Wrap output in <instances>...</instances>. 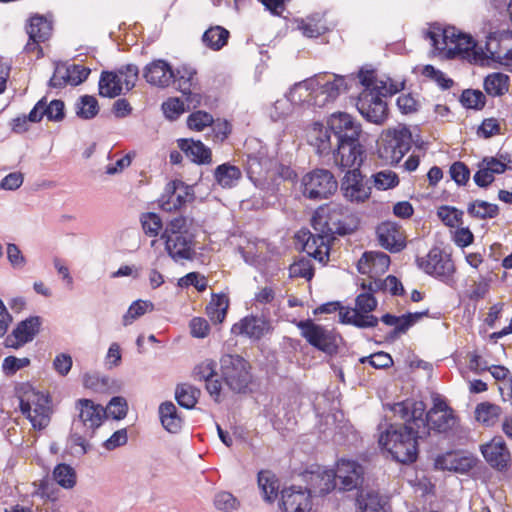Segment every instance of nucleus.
I'll use <instances>...</instances> for the list:
<instances>
[{"label": "nucleus", "mask_w": 512, "mask_h": 512, "mask_svg": "<svg viewBox=\"0 0 512 512\" xmlns=\"http://www.w3.org/2000/svg\"><path fill=\"white\" fill-rule=\"evenodd\" d=\"M340 116L333 117L331 121L336 140L332 152L333 162L341 172L355 167L362 168L367 160V133L352 115Z\"/></svg>", "instance_id": "nucleus-1"}, {"label": "nucleus", "mask_w": 512, "mask_h": 512, "mask_svg": "<svg viewBox=\"0 0 512 512\" xmlns=\"http://www.w3.org/2000/svg\"><path fill=\"white\" fill-rule=\"evenodd\" d=\"M76 409L79 410L78 418L74 419L68 435L67 442L73 446H79L80 450L75 453L68 447L63 451L61 457L64 459L67 454L81 457L87 454L92 446L86 441V437L93 438L96 430L107 418L106 409L101 404L94 403L93 400L82 398L76 401Z\"/></svg>", "instance_id": "nucleus-2"}, {"label": "nucleus", "mask_w": 512, "mask_h": 512, "mask_svg": "<svg viewBox=\"0 0 512 512\" xmlns=\"http://www.w3.org/2000/svg\"><path fill=\"white\" fill-rule=\"evenodd\" d=\"M220 379L235 394L248 395L252 392V366L239 354L226 353L220 357Z\"/></svg>", "instance_id": "nucleus-3"}, {"label": "nucleus", "mask_w": 512, "mask_h": 512, "mask_svg": "<svg viewBox=\"0 0 512 512\" xmlns=\"http://www.w3.org/2000/svg\"><path fill=\"white\" fill-rule=\"evenodd\" d=\"M293 323L301 331V336L309 345L327 356L337 355L340 344L345 343L344 338L335 328L327 329L311 318L294 320Z\"/></svg>", "instance_id": "nucleus-4"}, {"label": "nucleus", "mask_w": 512, "mask_h": 512, "mask_svg": "<svg viewBox=\"0 0 512 512\" xmlns=\"http://www.w3.org/2000/svg\"><path fill=\"white\" fill-rule=\"evenodd\" d=\"M417 267L426 274L433 276L445 284L453 281V275L456 271L454 262L450 254L434 246L425 257H416Z\"/></svg>", "instance_id": "nucleus-5"}, {"label": "nucleus", "mask_w": 512, "mask_h": 512, "mask_svg": "<svg viewBox=\"0 0 512 512\" xmlns=\"http://www.w3.org/2000/svg\"><path fill=\"white\" fill-rule=\"evenodd\" d=\"M303 195L311 200L327 199L338 189V182L327 169L317 168L302 178Z\"/></svg>", "instance_id": "nucleus-6"}, {"label": "nucleus", "mask_w": 512, "mask_h": 512, "mask_svg": "<svg viewBox=\"0 0 512 512\" xmlns=\"http://www.w3.org/2000/svg\"><path fill=\"white\" fill-rule=\"evenodd\" d=\"M20 411L29 419L34 429L43 430L51 421L52 397L48 392L37 390L36 395L28 398L25 402L22 401Z\"/></svg>", "instance_id": "nucleus-7"}, {"label": "nucleus", "mask_w": 512, "mask_h": 512, "mask_svg": "<svg viewBox=\"0 0 512 512\" xmlns=\"http://www.w3.org/2000/svg\"><path fill=\"white\" fill-rule=\"evenodd\" d=\"M479 463L480 459L473 453L463 449H451L438 454L433 468L436 471H449L456 474H469Z\"/></svg>", "instance_id": "nucleus-8"}, {"label": "nucleus", "mask_w": 512, "mask_h": 512, "mask_svg": "<svg viewBox=\"0 0 512 512\" xmlns=\"http://www.w3.org/2000/svg\"><path fill=\"white\" fill-rule=\"evenodd\" d=\"M305 490L313 497H324L335 490L337 472L319 464H312L304 473Z\"/></svg>", "instance_id": "nucleus-9"}, {"label": "nucleus", "mask_w": 512, "mask_h": 512, "mask_svg": "<svg viewBox=\"0 0 512 512\" xmlns=\"http://www.w3.org/2000/svg\"><path fill=\"white\" fill-rule=\"evenodd\" d=\"M340 182V191L343 197L351 203H364L370 199L372 188L364 184L365 175L361 168L355 167L344 171Z\"/></svg>", "instance_id": "nucleus-10"}, {"label": "nucleus", "mask_w": 512, "mask_h": 512, "mask_svg": "<svg viewBox=\"0 0 512 512\" xmlns=\"http://www.w3.org/2000/svg\"><path fill=\"white\" fill-rule=\"evenodd\" d=\"M43 318L38 315H31L17 323L15 328L4 340V346L18 350L30 343L39 334Z\"/></svg>", "instance_id": "nucleus-11"}, {"label": "nucleus", "mask_w": 512, "mask_h": 512, "mask_svg": "<svg viewBox=\"0 0 512 512\" xmlns=\"http://www.w3.org/2000/svg\"><path fill=\"white\" fill-rule=\"evenodd\" d=\"M480 452L494 470L504 473L510 469L511 454L502 436H494L489 442L481 444Z\"/></svg>", "instance_id": "nucleus-12"}, {"label": "nucleus", "mask_w": 512, "mask_h": 512, "mask_svg": "<svg viewBox=\"0 0 512 512\" xmlns=\"http://www.w3.org/2000/svg\"><path fill=\"white\" fill-rule=\"evenodd\" d=\"M337 478L342 484L341 490L351 491L357 489L359 492L364 483V466L354 459L341 457L336 463Z\"/></svg>", "instance_id": "nucleus-13"}, {"label": "nucleus", "mask_w": 512, "mask_h": 512, "mask_svg": "<svg viewBox=\"0 0 512 512\" xmlns=\"http://www.w3.org/2000/svg\"><path fill=\"white\" fill-rule=\"evenodd\" d=\"M273 330L274 328L269 319L251 314L233 324L231 334L245 336L252 342H258L265 335L272 333Z\"/></svg>", "instance_id": "nucleus-14"}, {"label": "nucleus", "mask_w": 512, "mask_h": 512, "mask_svg": "<svg viewBox=\"0 0 512 512\" xmlns=\"http://www.w3.org/2000/svg\"><path fill=\"white\" fill-rule=\"evenodd\" d=\"M353 81L354 79L348 81L344 76L335 75L333 81L323 83L321 90L310 95L308 98H303L302 103L306 102L309 106L324 107L328 103L334 102L341 91H348L351 87L349 82Z\"/></svg>", "instance_id": "nucleus-15"}, {"label": "nucleus", "mask_w": 512, "mask_h": 512, "mask_svg": "<svg viewBox=\"0 0 512 512\" xmlns=\"http://www.w3.org/2000/svg\"><path fill=\"white\" fill-rule=\"evenodd\" d=\"M385 142H391L392 148V165L398 164L401 159L409 152L414 141L413 134L405 124L399 127L388 128L383 131Z\"/></svg>", "instance_id": "nucleus-16"}, {"label": "nucleus", "mask_w": 512, "mask_h": 512, "mask_svg": "<svg viewBox=\"0 0 512 512\" xmlns=\"http://www.w3.org/2000/svg\"><path fill=\"white\" fill-rule=\"evenodd\" d=\"M279 508L282 512H309L311 496L301 486L284 487L281 491Z\"/></svg>", "instance_id": "nucleus-17"}, {"label": "nucleus", "mask_w": 512, "mask_h": 512, "mask_svg": "<svg viewBox=\"0 0 512 512\" xmlns=\"http://www.w3.org/2000/svg\"><path fill=\"white\" fill-rule=\"evenodd\" d=\"M165 251L174 261L193 260L195 258V234L189 231L175 235L164 242Z\"/></svg>", "instance_id": "nucleus-18"}, {"label": "nucleus", "mask_w": 512, "mask_h": 512, "mask_svg": "<svg viewBox=\"0 0 512 512\" xmlns=\"http://www.w3.org/2000/svg\"><path fill=\"white\" fill-rule=\"evenodd\" d=\"M340 115H350L347 112L337 111L330 114L327 117L326 125L321 121H315L312 123V131L316 133L313 145L317 148V153L322 156H328L332 154L334 145L331 141V136L335 137V130H332V118H341Z\"/></svg>", "instance_id": "nucleus-19"}, {"label": "nucleus", "mask_w": 512, "mask_h": 512, "mask_svg": "<svg viewBox=\"0 0 512 512\" xmlns=\"http://www.w3.org/2000/svg\"><path fill=\"white\" fill-rule=\"evenodd\" d=\"M46 116L48 121L61 122L66 117L65 103L61 99H53L47 103V97L44 96L36 102L30 111L32 123H39Z\"/></svg>", "instance_id": "nucleus-20"}, {"label": "nucleus", "mask_w": 512, "mask_h": 512, "mask_svg": "<svg viewBox=\"0 0 512 512\" xmlns=\"http://www.w3.org/2000/svg\"><path fill=\"white\" fill-rule=\"evenodd\" d=\"M173 66L164 59H155L143 69V78L147 83L160 88H166L173 82Z\"/></svg>", "instance_id": "nucleus-21"}, {"label": "nucleus", "mask_w": 512, "mask_h": 512, "mask_svg": "<svg viewBox=\"0 0 512 512\" xmlns=\"http://www.w3.org/2000/svg\"><path fill=\"white\" fill-rule=\"evenodd\" d=\"M400 226L396 222L383 221L376 227L380 246L390 253L401 252L407 245L406 240L398 237Z\"/></svg>", "instance_id": "nucleus-22"}, {"label": "nucleus", "mask_w": 512, "mask_h": 512, "mask_svg": "<svg viewBox=\"0 0 512 512\" xmlns=\"http://www.w3.org/2000/svg\"><path fill=\"white\" fill-rule=\"evenodd\" d=\"M269 163L270 159L268 158L267 152L263 149L246 155L244 170L248 179L256 187L261 185L265 180Z\"/></svg>", "instance_id": "nucleus-23"}, {"label": "nucleus", "mask_w": 512, "mask_h": 512, "mask_svg": "<svg viewBox=\"0 0 512 512\" xmlns=\"http://www.w3.org/2000/svg\"><path fill=\"white\" fill-rule=\"evenodd\" d=\"M356 108L365 121L383 125L389 118V106L387 102H374L365 97H357Z\"/></svg>", "instance_id": "nucleus-24"}, {"label": "nucleus", "mask_w": 512, "mask_h": 512, "mask_svg": "<svg viewBox=\"0 0 512 512\" xmlns=\"http://www.w3.org/2000/svg\"><path fill=\"white\" fill-rule=\"evenodd\" d=\"M420 433L413 425L409 424H390L387 429L380 434L379 444L385 449L392 444H402L406 440H413V437Z\"/></svg>", "instance_id": "nucleus-25"}, {"label": "nucleus", "mask_w": 512, "mask_h": 512, "mask_svg": "<svg viewBox=\"0 0 512 512\" xmlns=\"http://www.w3.org/2000/svg\"><path fill=\"white\" fill-rule=\"evenodd\" d=\"M178 148L191 162L197 165H207L212 162V151L201 140L193 138H180L177 140Z\"/></svg>", "instance_id": "nucleus-26"}, {"label": "nucleus", "mask_w": 512, "mask_h": 512, "mask_svg": "<svg viewBox=\"0 0 512 512\" xmlns=\"http://www.w3.org/2000/svg\"><path fill=\"white\" fill-rule=\"evenodd\" d=\"M423 435L413 437V440H406L402 444H392L391 447L385 448L392 459L404 465H410L417 461L419 455L418 439L423 438Z\"/></svg>", "instance_id": "nucleus-27"}, {"label": "nucleus", "mask_w": 512, "mask_h": 512, "mask_svg": "<svg viewBox=\"0 0 512 512\" xmlns=\"http://www.w3.org/2000/svg\"><path fill=\"white\" fill-rule=\"evenodd\" d=\"M215 184L222 189H232L238 185L242 179L241 169L231 162H224L216 166L213 171Z\"/></svg>", "instance_id": "nucleus-28"}, {"label": "nucleus", "mask_w": 512, "mask_h": 512, "mask_svg": "<svg viewBox=\"0 0 512 512\" xmlns=\"http://www.w3.org/2000/svg\"><path fill=\"white\" fill-rule=\"evenodd\" d=\"M159 418L163 428L172 434L181 431L184 419L172 401H165L159 405Z\"/></svg>", "instance_id": "nucleus-29"}, {"label": "nucleus", "mask_w": 512, "mask_h": 512, "mask_svg": "<svg viewBox=\"0 0 512 512\" xmlns=\"http://www.w3.org/2000/svg\"><path fill=\"white\" fill-rule=\"evenodd\" d=\"M122 78L117 72L111 70H103L98 81V95L104 98L114 99L123 92Z\"/></svg>", "instance_id": "nucleus-30"}, {"label": "nucleus", "mask_w": 512, "mask_h": 512, "mask_svg": "<svg viewBox=\"0 0 512 512\" xmlns=\"http://www.w3.org/2000/svg\"><path fill=\"white\" fill-rule=\"evenodd\" d=\"M257 483L264 501L273 503L280 493V480L278 477L270 470H261L257 475Z\"/></svg>", "instance_id": "nucleus-31"}, {"label": "nucleus", "mask_w": 512, "mask_h": 512, "mask_svg": "<svg viewBox=\"0 0 512 512\" xmlns=\"http://www.w3.org/2000/svg\"><path fill=\"white\" fill-rule=\"evenodd\" d=\"M459 422V417L455 411L453 413H442L437 418L432 417L427 425V428L422 430L424 438L430 436L431 432L435 434H447Z\"/></svg>", "instance_id": "nucleus-32"}, {"label": "nucleus", "mask_w": 512, "mask_h": 512, "mask_svg": "<svg viewBox=\"0 0 512 512\" xmlns=\"http://www.w3.org/2000/svg\"><path fill=\"white\" fill-rule=\"evenodd\" d=\"M323 18L324 14L312 13L307 16V22L303 19L297 20V27L305 37L318 38L329 32V28L324 23L322 24Z\"/></svg>", "instance_id": "nucleus-33"}, {"label": "nucleus", "mask_w": 512, "mask_h": 512, "mask_svg": "<svg viewBox=\"0 0 512 512\" xmlns=\"http://www.w3.org/2000/svg\"><path fill=\"white\" fill-rule=\"evenodd\" d=\"M510 77L502 72L488 74L483 81L485 92L492 97H501L509 91Z\"/></svg>", "instance_id": "nucleus-34"}, {"label": "nucleus", "mask_w": 512, "mask_h": 512, "mask_svg": "<svg viewBox=\"0 0 512 512\" xmlns=\"http://www.w3.org/2000/svg\"><path fill=\"white\" fill-rule=\"evenodd\" d=\"M320 78V75H315L314 77L295 83L289 89V92L285 94V97L292 104L302 103L303 97L302 95L297 96V92L302 88L305 89V91L308 92L305 98H308L310 95L322 89L323 83L320 81Z\"/></svg>", "instance_id": "nucleus-35"}, {"label": "nucleus", "mask_w": 512, "mask_h": 512, "mask_svg": "<svg viewBox=\"0 0 512 512\" xmlns=\"http://www.w3.org/2000/svg\"><path fill=\"white\" fill-rule=\"evenodd\" d=\"M356 504L359 512H386V502H383L379 493L374 490L367 491L366 493L360 490L356 497Z\"/></svg>", "instance_id": "nucleus-36"}, {"label": "nucleus", "mask_w": 512, "mask_h": 512, "mask_svg": "<svg viewBox=\"0 0 512 512\" xmlns=\"http://www.w3.org/2000/svg\"><path fill=\"white\" fill-rule=\"evenodd\" d=\"M229 38L230 32L223 26L216 25L203 33L202 42L211 50L219 51L228 43Z\"/></svg>", "instance_id": "nucleus-37"}, {"label": "nucleus", "mask_w": 512, "mask_h": 512, "mask_svg": "<svg viewBox=\"0 0 512 512\" xmlns=\"http://www.w3.org/2000/svg\"><path fill=\"white\" fill-rule=\"evenodd\" d=\"M200 395L199 388L187 383L177 384L175 389V400L180 407L187 410L195 408Z\"/></svg>", "instance_id": "nucleus-38"}, {"label": "nucleus", "mask_w": 512, "mask_h": 512, "mask_svg": "<svg viewBox=\"0 0 512 512\" xmlns=\"http://www.w3.org/2000/svg\"><path fill=\"white\" fill-rule=\"evenodd\" d=\"M467 213L472 218L486 220L496 218L500 213V209L497 204L476 199L468 204Z\"/></svg>", "instance_id": "nucleus-39"}, {"label": "nucleus", "mask_w": 512, "mask_h": 512, "mask_svg": "<svg viewBox=\"0 0 512 512\" xmlns=\"http://www.w3.org/2000/svg\"><path fill=\"white\" fill-rule=\"evenodd\" d=\"M100 111L98 100L93 95H81L75 103L76 116L82 120L94 119Z\"/></svg>", "instance_id": "nucleus-40"}, {"label": "nucleus", "mask_w": 512, "mask_h": 512, "mask_svg": "<svg viewBox=\"0 0 512 512\" xmlns=\"http://www.w3.org/2000/svg\"><path fill=\"white\" fill-rule=\"evenodd\" d=\"M28 36L34 34L38 41H47L52 32V23L44 15L35 14L29 19V25L26 28Z\"/></svg>", "instance_id": "nucleus-41"}, {"label": "nucleus", "mask_w": 512, "mask_h": 512, "mask_svg": "<svg viewBox=\"0 0 512 512\" xmlns=\"http://www.w3.org/2000/svg\"><path fill=\"white\" fill-rule=\"evenodd\" d=\"M459 102L465 109L481 111L486 106L487 98L481 90L467 88L461 92Z\"/></svg>", "instance_id": "nucleus-42"}, {"label": "nucleus", "mask_w": 512, "mask_h": 512, "mask_svg": "<svg viewBox=\"0 0 512 512\" xmlns=\"http://www.w3.org/2000/svg\"><path fill=\"white\" fill-rule=\"evenodd\" d=\"M502 408L494 403L484 401L476 405L475 415L477 421L485 426H492L495 421L500 417Z\"/></svg>", "instance_id": "nucleus-43"}, {"label": "nucleus", "mask_w": 512, "mask_h": 512, "mask_svg": "<svg viewBox=\"0 0 512 512\" xmlns=\"http://www.w3.org/2000/svg\"><path fill=\"white\" fill-rule=\"evenodd\" d=\"M52 475L56 483L64 489H71L76 485L77 474L70 464H57L53 469Z\"/></svg>", "instance_id": "nucleus-44"}, {"label": "nucleus", "mask_w": 512, "mask_h": 512, "mask_svg": "<svg viewBox=\"0 0 512 512\" xmlns=\"http://www.w3.org/2000/svg\"><path fill=\"white\" fill-rule=\"evenodd\" d=\"M464 212L455 206L442 205L437 210V216L441 222L449 227L454 228L456 225L459 227L463 224Z\"/></svg>", "instance_id": "nucleus-45"}, {"label": "nucleus", "mask_w": 512, "mask_h": 512, "mask_svg": "<svg viewBox=\"0 0 512 512\" xmlns=\"http://www.w3.org/2000/svg\"><path fill=\"white\" fill-rule=\"evenodd\" d=\"M154 310V303L149 300H135L129 306L127 312L123 315L122 322L124 326L130 325L133 320L141 317L146 311Z\"/></svg>", "instance_id": "nucleus-46"}, {"label": "nucleus", "mask_w": 512, "mask_h": 512, "mask_svg": "<svg viewBox=\"0 0 512 512\" xmlns=\"http://www.w3.org/2000/svg\"><path fill=\"white\" fill-rule=\"evenodd\" d=\"M377 190L393 189L399 185V176L392 170H382L371 176Z\"/></svg>", "instance_id": "nucleus-47"}, {"label": "nucleus", "mask_w": 512, "mask_h": 512, "mask_svg": "<svg viewBox=\"0 0 512 512\" xmlns=\"http://www.w3.org/2000/svg\"><path fill=\"white\" fill-rule=\"evenodd\" d=\"M140 222L144 233L150 237H156L163 227V221L156 212L142 213Z\"/></svg>", "instance_id": "nucleus-48"}, {"label": "nucleus", "mask_w": 512, "mask_h": 512, "mask_svg": "<svg viewBox=\"0 0 512 512\" xmlns=\"http://www.w3.org/2000/svg\"><path fill=\"white\" fill-rule=\"evenodd\" d=\"M165 117L170 121L177 120L184 112L190 110L185 107L184 102L178 97H170L161 105Z\"/></svg>", "instance_id": "nucleus-49"}, {"label": "nucleus", "mask_w": 512, "mask_h": 512, "mask_svg": "<svg viewBox=\"0 0 512 512\" xmlns=\"http://www.w3.org/2000/svg\"><path fill=\"white\" fill-rule=\"evenodd\" d=\"M410 421L411 425H415V428L419 430L422 428L423 430L427 428L428 423H426V404L423 400H414L410 398Z\"/></svg>", "instance_id": "nucleus-50"}, {"label": "nucleus", "mask_w": 512, "mask_h": 512, "mask_svg": "<svg viewBox=\"0 0 512 512\" xmlns=\"http://www.w3.org/2000/svg\"><path fill=\"white\" fill-rule=\"evenodd\" d=\"M184 186V182L179 179H174L169 181L165 188L164 192L158 200L159 207L162 211L171 213V204L174 199L177 190L181 189Z\"/></svg>", "instance_id": "nucleus-51"}, {"label": "nucleus", "mask_w": 512, "mask_h": 512, "mask_svg": "<svg viewBox=\"0 0 512 512\" xmlns=\"http://www.w3.org/2000/svg\"><path fill=\"white\" fill-rule=\"evenodd\" d=\"M363 260L366 261L367 266H374L379 268L378 272L385 273L391 264L390 256L381 251H365L363 253Z\"/></svg>", "instance_id": "nucleus-52"}, {"label": "nucleus", "mask_w": 512, "mask_h": 512, "mask_svg": "<svg viewBox=\"0 0 512 512\" xmlns=\"http://www.w3.org/2000/svg\"><path fill=\"white\" fill-rule=\"evenodd\" d=\"M173 74L174 79L172 84L178 82V87H180L182 84L187 86L190 83L192 85H199L198 80L195 79L197 70L188 64H182L177 68H173Z\"/></svg>", "instance_id": "nucleus-53"}, {"label": "nucleus", "mask_w": 512, "mask_h": 512, "mask_svg": "<svg viewBox=\"0 0 512 512\" xmlns=\"http://www.w3.org/2000/svg\"><path fill=\"white\" fill-rule=\"evenodd\" d=\"M187 231V217L184 215H179L170 220H167L166 227L161 233V239H163L165 242L167 239L173 238V235L175 236Z\"/></svg>", "instance_id": "nucleus-54"}, {"label": "nucleus", "mask_w": 512, "mask_h": 512, "mask_svg": "<svg viewBox=\"0 0 512 512\" xmlns=\"http://www.w3.org/2000/svg\"><path fill=\"white\" fill-rule=\"evenodd\" d=\"M213 123V116L204 110L192 112L187 117V126L189 129L200 132Z\"/></svg>", "instance_id": "nucleus-55"}, {"label": "nucleus", "mask_w": 512, "mask_h": 512, "mask_svg": "<svg viewBox=\"0 0 512 512\" xmlns=\"http://www.w3.org/2000/svg\"><path fill=\"white\" fill-rule=\"evenodd\" d=\"M70 81L71 74L70 71L67 69V66L60 62H57L55 64L53 75L50 77L48 81V86L50 88L62 89L67 84H70Z\"/></svg>", "instance_id": "nucleus-56"}, {"label": "nucleus", "mask_w": 512, "mask_h": 512, "mask_svg": "<svg viewBox=\"0 0 512 512\" xmlns=\"http://www.w3.org/2000/svg\"><path fill=\"white\" fill-rule=\"evenodd\" d=\"M291 277L304 278L307 281H311L315 275V268L309 259L301 258L297 262H294L290 268Z\"/></svg>", "instance_id": "nucleus-57"}, {"label": "nucleus", "mask_w": 512, "mask_h": 512, "mask_svg": "<svg viewBox=\"0 0 512 512\" xmlns=\"http://www.w3.org/2000/svg\"><path fill=\"white\" fill-rule=\"evenodd\" d=\"M449 174L458 186H465L470 180L471 171L466 163L455 161L449 168Z\"/></svg>", "instance_id": "nucleus-58"}, {"label": "nucleus", "mask_w": 512, "mask_h": 512, "mask_svg": "<svg viewBox=\"0 0 512 512\" xmlns=\"http://www.w3.org/2000/svg\"><path fill=\"white\" fill-rule=\"evenodd\" d=\"M325 209V207H318L310 219V225L316 231V238H323V236L333 230L332 227H328L327 220H324L326 217V214H324Z\"/></svg>", "instance_id": "nucleus-59"}, {"label": "nucleus", "mask_w": 512, "mask_h": 512, "mask_svg": "<svg viewBox=\"0 0 512 512\" xmlns=\"http://www.w3.org/2000/svg\"><path fill=\"white\" fill-rule=\"evenodd\" d=\"M109 415L114 420H122L127 416L128 403L122 396H113L108 402Z\"/></svg>", "instance_id": "nucleus-60"}, {"label": "nucleus", "mask_w": 512, "mask_h": 512, "mask_svg": "<svg viewBox=\"0 0 512 512\" xmlns=\"http://www.w3.org/2000/svg\"><path fill=\"white\" fill-rule=\"evenodd\" d=\"M178 286L181 288L193 286L199 292H203L206 290L208 283L207 279L204 275H201L199 272H189L185 276L181 277L178 280Z\"/></svg>", "instance_id": "nucleus-61"}, {"label": "nucleus", "mask_w": 512, "mask_h": 512, "mask_svg": "<svg viewBox=\"0 0 512 512\" xmlns=\"http://www.w3.org/2000/svg\"><path fill=\"white\" fill-rule=\"evenodd\" d=\"M31 364L29 358H18L10 355L4 358L2 363V370L6 376H13L22 368L28 367Z\"/></svg>", "instance_id": "nucleus-62"}, {"label": "nucleus", "mask_w": 512, "mask_h": 512, "mask_svg": "<svg viewBox=\"0 0 512 512\" xmlns=\"http://www.w3.org/2000/svg\"><path fill=\"white\" fill-rule=\"evenodd\" d=\"M378 307V300L371 293H360L355 298L354 312L372 313Z\"/></svg>", "instance_id": "nucleus-63"}, {"label": "nucleus", "mask_w": 512, "mask_h": 512, "mask_svg": "<svg viewBox=\"0 0 512 512\" xmlns=\"http://www.w3.org/2000/svg\"><path fill=\"white\" fill-rule=\"evenodd\" d=\"M216 367L217 363L214 360L207 359L195 366L193 376L196 380L207 381L217 376Z\"/></svg>", "instance_id": "nucleus-64"}]
</instances>
